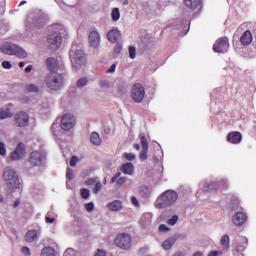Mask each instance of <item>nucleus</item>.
Segmentation results:
<instances>
[{"instance_id":"obj_1","label":"nucleus","mask_w":256,"mask_h":256,"mask_svg":"<svg viewBox=\"0 0 256 256\" xmlns=\"http://www.w3.org/2000/svg\"><path fill=\"white\" fill-rule=\"evenodd\" d=\"M46 67L51 72V74L45 79L47 87L52 89V91L61 89L65 83V80L63 79V75L57 74L59 71V60H57V58H48L46 60Z\"/></svg>"},{"instance_id":"obj_2","label":"nucleus","mask_w":256,"mask_h":256,"mask_svg":"<svg viewBox=\"0 0 256 256\" xmlns=\"http://www.w3.org/2000/svg\"><path fill=\"white\" fill-rule=\"evenodd\" d=\"M3 179L8 189H10V191L19 189L21 187V182L19 181V175H17V172L11 167L5 168L3 173Z\"/></svg>"},{"instance_id":"obj_3","label":"nucleus","mask_w":256,"mask_h":256,"mask_svg":"<svg viewBox=\"0 0 256 256\" xmlns=\"http://www.w3.org/2000/svg\"><path fill=\"white\" fill-rule=\"evenodd\" d=\"M178 198L179 195L177 192L173 190H167L156 200V207L157 209H165L167 207H171V205H173V203H175Z\"/></svg>"},{"instance_id":"obj_4","label":"nucleus","mask_w":256,"mask_h":256,"mask_svg":"<svg viewBox=\"0 0 256 256\" xmlns=\"http://www.w3.org/2000/svg\"><path fill=\"white\" fill-rule=\"evenodd\" d=\"M0 51L5 55H15L19 59H27L26 51L17 44L5 43L0 46Z\"/></svg>"},{"instance_id":"obj_5","label":"nucleus","mask_w":256,"mask_h":256,"mask_svg":"<svg viewBox=\"0 0 256 256\" xmlns=\"http://www.w3.org/2000/svg\"><path fill=\"white\" fill-rule=\"evenodd\" d=\"M47 160V153L45 151L34 150L30 153L29 163L32 167H41Z\"/></svg>"},{"instance_id":"obj_6","label":"nucleus","mask_w":256,"mask_h":256,"mask_svg":"<svg viewBox=\"0 0 256 256\" xmlns=\"http://www.w3.org/2000/svg\"><path fill=\"white\" fill-rule=\"evenodd\" d=\"M114 243L120 249L127 251V249H131V236L127 233H120L118 236H116Z\"/></svg>"},{"instance_id":"obj_7","label":"nucleus","mask_w":256,"mask_h":256,"mask_svg":"<svg viewBox=\"0 0 256 256\" xmlns=\"http://www.w3.org/2000/svg\"><path fill=\"white\" fill-rule=\"evenodd\" d=\"M48 45L50 49L57 51L61 47V42L63 41V36L60 32H51L47 38Z\"/></svg>"},{"instance_id":"obj_8","label":"nucleus","mask_w":256,"mask_h":256,"mask_svg":"<svg viewBox=\"0 0 256 256\" xmlns=\"http://www.w3.org/2000/svg\"><path fill=\"white\" fill-rule=\"evenodd\" d=\"M131 98L135 103H141L145 99V88L140 83L134 84L131 89Z\"/></svg>"},{"instance_id":"obj_9","label":"nucleus","mask_w":256,"mask_h":256,"mask_svg":"<svg viewBox=\"0 0 256 256\" xmlns=\"http://www.w3.org/2000/svg\"><path fill=\"white\" fill-rule=\"evenodd\" d=\"M228 50H229L228 37L218 38L213 45V51H215V53H227Z\"/></svg>"},{"instance_id":"obj_10","label":"nucleus","mask_w":256,"mask_h":256,"mask_svg":"<svg viewBox=\"0 0 256 256\" xmlns=\"http://www.w3.org/2000/svg\"><path fill=\"white\" fill-rule=\"evenodd\" d=\"M29 114H27L25 111L18 112L14 117V123L16 127H27L29 125Z\"/></svg>"},{"instance_id":"obj_11","label":"nucleus","mask_w":256,"mask_h":256,"mask_svg":"<svg viewBox=\"0 0 256 256\" xmlns=\"http://www.w3.org/2000/svg\"><path fill=\"white\" fill-rule=\"evenodd\" d=\"M75 125V116L71 114H65L62 117L60 127L63 131H71Z\"/></svg>"},{"instance_id":"obj_12","label":"nucleus","mask_w":256,"mask_h":256,"mask_svg":"<svg viewBox=\"0 0 256 256\" xmlns=\"http://www.w3.org/2000/svg\"><path fill=\"white\" fill-rule=\"evenodd\" d=\"M71 62L73 67H81V65H85V53L83 50H77L74 55L70 54Z\"/></svg>"},{"instance_id":"obj_13","label":"nucleus","mask_w":256,"mask_h":256,"mask_svg":"<svg viewBox=\"0 0 256 256\" xmlns=\"http://www.w3.org/2000/svg\"><path fill=\"white\" fill-rule=\"evenodd\" d=\"M140 143L142 145V151L139 155L141 161H147V153H149V141L146 136L140 135Z\"/></svg>"},{"instance_id":"obj_14","label":"nucleus","mask_w":256,"mask_h":256,"mask_svg":"<svg viewBox=\"0 0 256 256\" xmlns=\"http://www.w3.org/2000/svg\"><path fill=\"white\" fill-rule=\"evenodd\" d=\"M25 155V145L23 143H19L16 149L11 153L10 157L12 161H19V159H23Z\"/></svg>"},{"instance_id":"obj_15","label":"nucleus","mask_w":256,"mask_h":256,"mask_svg":"<svg viewBox=\"0 0 256 256\" xmlns=\"http://www.w3.org/2000/svg\"><path fill=\"white\" fill-rule=\"evenodd\" d=\"M232 221L234 225H236L237 227H241V225H245V223H247V214H245L244 212H237L233 216Z\"/></svg>"},{"instance_id":"obj_16","label":"nucleus","mask_w":256,"mask_h":256,"mask_svg":"<svg viewBox=\"0 0 256 256\" xmlns=\"http://www.w3.org/2000/svg\"><path fill=\"white\" fill-rule=\"evenodd\" d=\"M101 43V37L99 36V32L97 31H91L89 34V44L90 47H94V49H97Z\"/></svg>"},{"instance_id":"obj_17","label":"nucleus","mask_w":256,"mask_h":256,"mask_svg":"<svg viewBox=\"0 0 256 256\" xmlns=\"http://www.w3.org/2000/svg\"><path fill=\"white\" fill-rule=\"evenodd\" d=\"M243 140V135H241V132H230L227 136V141L229 143H232L233 145L239 144Z\"/></svg>"},{"instance_id":"obj_18","label":"nucleus","mask_w":256,"mask_h":256,"mask_svg":"<svg viewBox=\"0 0 256 256\" xmlns=\"http://www.w3.org/2000/svg\"><path fill=\"white\" fill-rule=\"evenodd\" d=\"M240 43L244 46L251 45V43H253V33H251L250 30L243 32L240 37Z\"/></svg>"},{"instance_id":"obj_19","label":"nucleus","mask_w":256,"mask_h":256,"mask_svg":"<svg viewBox=\"0 0 256 256\" xmlns=\"http://www.w3.org/2000/svg\"><path fill=\"white\" fill-rule=\"evenodd\" d=\"M107 39L110 43H117L121 39V32L117 29H112L108 32Z\"/></svg>"},{"instance_id":"obj_20","label":"nucleus","mask_w":256,"mask_h":256,"mask_svg":"<svg viewBox=\"0 0 256 256\" xmlns=\"http://www.w3.org/2000/svg\"><path fill=\"white\" fill-rule=\"evenodd\" d=\"M108 211H121L123 209V202L121 200H114L107 204Z\"/></svg>"},{"instance_id":"obj_21","label":"nucleus","mask_w":256,"mask_h":256,"mask_svg":"<svg viewBox=\"0 0 256 256\" xmlns=\"http://www.w3.org/2000/svg\"><path fill=\"white\" fill-rule=\"evenodd\" d=\"M118 187H123L125 185V181H127V177H121V172H118L111 178L110 183H115Z\"/></svg>"},{"instance_id":"obj_22","label":"nucleus","mask_w":256,"mask_h":256,"mask_svg":"<svg viewBox=\"0 0 256 256\" xmlns=\"http://www.w3.org/2000/svg\"><path fill=\"white\" fill-rule=\"evenodd\" d=\"M184 3L186 7H188V9H192V11L201 7V0H184Z\"/></svg>"},{"instance_id":"obj_23","label":"nucleus","mask_w":256,"mask_h":256,"mask_svg":"<svg viewBox=\"0 0 256 256\" xmlns=\"http://www.w3.org/2000/svg\"><path fill=\"white\" fill-rule=\"evenodd\" d=\"M133 164L132 163H126V164H123L121 166V171L122 173H124L125 175H133Z\"/></svg>"},{"instance_id":"obj_24","label":"nucleus","mask_w":256,"mask_h":256,"mask_svg":"<svg viewBox=\"0 0 256 256\" xmlns=\"http://www.w3.org/2000/svg\"><path fill=\"white\" fill-rule=\"evenodd\" d=\"M37 239V231L36 230H29L25 235V240L27 243H33Z\"/></svg>"},{"instance_id":"obj_25","label":"nucleus","mask_w":256,"mask_h":256,"mask_svg":"<svg viewBox=\"0 0 256 256\" xmlns=\"http://www.w3.org/2000/svg\"><path fill=\"white\" fill-rule=\"evenodd\" d=\"M229 235L225 234L220 240V245L224 251H229Z\"/></svg>"},{"instance_id":"obj_26","label":"nucleus","mask_w":256,"mask_h":256,"mask_svg":"<svg viewBox=\"0 0 256 256\" xmlns=\"http://www.w3.org/2000/svg\"><path fill=\"white\" fill-rule=\"evenodd\" d=\"M175 241H176L175 238H168L162 243L163 249H165V251H169V249H171V247L175 245Z\"/></svg>"},{"instance_id":"obj_27","label":"nucleus","mask_w":256,"mask_h":256,"mask_svg":"<svg viewBox=\"0 0 256 256\" xmlns=\"http://www.w3.org/2000/svg\"><path fill=\"white\" fill-rule=\"evenodd\" d=\"M90 141L93 145H101V136H99V133L93 132L90 136Z\"/></svg>"},{"instance_id":"obj_28","label":"nucleus","mask_w":256,"mask_h":256,"mask_svg":"<svg viewBox=\"0 0 256 256\" xmlns=\"http://www.w3.org/2000/svg\"><path fill=\"white\" fill-rule=\"evenodd\" d=\"M25 89L28 93H39V86L35 84H28L25 86Z\"/></svg>"},{"instance_id":"obj_29","label":"nucleus","mask_w":256,"mask_h":256,"mask_svg":"<svg viewBox=\"0 0 256 256\" xmlns=\"http://www.w3.org/2000/svg\"><path fill=\"white\" fill-rule=\"evenodd\" d=\"M41 256H55V250L52 247L43 248Z\"/></svg>"},{"instance_id":"obj_30","label":"nucleus","mask_w":256,"mask_h":256,"mask_svg":"<svg viewBox=\"0 0 256 256\" xmlns=\"http://www.w3.org/2000/svg\"><path fill=\"white\" fill-rule=\"evenodd\" d=\"M112 20L113 21H119L120 17H121V13L119 12V8H114L112 10Z\"/></svg>"},{"instance_id":"obj_31","label":"nucleus","mask_w":256,"mask_h":256,"mask_svg":"<svg viewBox=\"0 0 256 256\" xmlns=\"http://www.w3.org/2000/svg\"><path fill=\"white\" fill-rule=\"evenodd\" d=\"M219 189V183L212 182L206 187V191H217Z\"/></svg>"},{"instance_id":"obj_32","label":"nucleus","mask_w":256,"mask_h":256,"mask_svg":"<svg viewBox=\"0 0 256 256\" xmlns=\"http://www.w3.org/2000/svg\"><path fill=\"white\" fill-rule=\"evenodd\" d=\"M87 83H89V80L87 79V77H83L77 81L76 85H77V87H85V85H87Z\"/></svg>"},{"instance_id":"obj_33","label":"nucleus","mask_w":256,"mask_h":256,"mask_svg":"<svg viewBox=\"0 0 256 256\" xmlns=\"http://www.w3.org/2000/svg\"><path fill=\"white\" fill-rule=\"evenodd\" d=\"M80 193H81L82 199H89V196H90L89 189L83 188L81 189Z\"/></svg>"},{"instance_id":"obj_34","label":"nucleus","mask_w":256,"mask_h":256,"mask_svg":"<svg viewBox=\"0 0 256 256\" xmlns=\"http://www.w3.org/2000/svg\"><path fill=\"white\" fill-rule=\"evenodd\" d=\"M123 157L126 159V161H133L136 156L134 153H124Z\"/></svg>"},{"instance_id":"obj_35","label":"nucleus","mask_w":256,"mask_h":256,"mask_svg":"<svg viewBox=\"0 0 256 256\" xmlns=\"http://www.w3.org/2000/svg\"><path fill=\"white\" fill-rule=\"evenodd\" d=\"M0 155H2V157H5V155H7V148L2 142H0Z\"/></svg>"},{"instance_id":"obj_36","label":"nucleus","mask_w":256,"mask_h":256,"mask_svg":"<svg viewBox=\"0 0 256 256\" xmlns=\"http://www.w3.org/2000/svg\"><path fill=\"white\" fill-rule=\"evenodd\" d=\"M129 55H130V59H135L137 54L134 46L129 47Z\"/></svg>"},{"instance_id":"obj_37","label":"nucleus","mask_w":256,"mask_h":256,"mask_svg":"<svg viewBox=\"0 0 256 256\" xmlns=\"http://www.w3.org/2000/svg\"><path fill=\"white\" fill-rule=\"evenodd\" d=\"M8 117H11L9 112L5 111L4 109H0V119H7Z\"/></svg>"},{"instance_id":"obj_38","label":"nucleus","mask_w":256,"mask_h":256,"mask_svg":"<svg viewBox=\"0 0 256 256\" xmlns=\"http://www.w3.org/2000/svg\"><path fill=\"white\" fill-rule=\"evenodd\" d=\"M179 221V216L174 215L171 219L168 220V225H175Z\"/></svg>"},{"instance_id":"obj_39","label":"nucleus","mask_w":256,"mask_h":256,"mask_svg":"<svg viewBox=\"0 0 256 256\" xmlns=\"http://www.w3.org/2000/svg\"><path fill=\"white\" fill-rule=\"evenodd\" d=\"M231 211H237V209H239V200L235 199L234 204H231L230 206Z\"/></svg>"},{"instance_id":"obj_40","label":"nucleus","mask_w":256,"mask_h":256,"mask_svg":"<svg viewBox=\"0 0 256 256\" xmlns=\"http://www.w3.org/2000/svg\"><path fill=\"white\" fill-rule=\"evenodd\" d=\"M102 188H103V185L101 184V182H97L94 187V193L95 194L99 193V191H101Z\"/></svg>"},{"instance_id":"obj_41","label":"nucleus","mask_w":256,"mask_h":256,"mask_svg":"<svg viewBox=\"0 0 256 256\" xmlns=\"http://www.w3.org/2000/svg\"><path fill=\"white\" fill-rule=\"evenodd\" d=\"M85 209H86V211L91 212V211H93V209H95V205L93 204V202L87 203V204H85Z\"/></svg>"},{"instance_id":"obj_42","label":"nucleus","mask_w":256,"mask_h":256,"mask_svg":"<svg viewBox=\"0 0 256 256\" xmlns=\"http://www.w3.org/2000/svg\"><path fill=\"white\" fill-rule=\"evenodd\" d=\"M78 161H79V159L77 158V156H72V158L70 160V167H75V165H77Z\"/></svg>"},{"instance_id":"obj_43","label":"nucleus","mask_w":256,"mask_h":256,"mask_svg":"<svg viewBox=\"0 0 256 256\" xmlns=\"http://www.w3.org/2000/svg\"><path fill=\"white\" fill-rule=\"evenodd\" d=\"M66 179H73V170L71 168H67Z\"/></svg>"},{"instance_id":"obj_44","label":"nucleus","mask_w":256,"mask_h":256,"mask_svg":"<svg viewBox=\"0 0 256 256\" xmlns=\"http://www.w3.org/2000/svg\"><path fill=\"white\" fill-rule=\"evenodd\" d=\"M22 253H23V255L29 256V255H31V250L29 249V247L24 246L22 248Z\"/></svg>"},{"instance_id":"obj_45","label":"nucleus","mask_w":256,"mask_h":256,"mask_svg":"<svg viewBox=\"0 0 256 256\" xmlns=\"http://www.w3.org/2000/svg\"><path fill=\"white\" fill-rule=\"evenodd\" d=\"M2 67H3L4 69H11V62H9V61H3V62H2Z\"/></svg>"},{"instance_id":"obj_46","label":"nucleus","mask_w":256,"mask_h":256,"mask_svg":"<svg viewBox=\"0 0 256 256\" xmlns=\"http://www.w3.org/2000/svg\"><path fill=\"white\" fill-rule=\"evenodd\" d=\"M131 203L134 205V207H139V200L135 196L131 198Z\"/></svg>"},{"instance_id":"obj_47","label":"nucleus","mask_w":256,"mask_h":256,"mask_svg":"<svg viewBox=\"0 0 256 256\" xmlns=\"http://www.w3.org/2000/svg\"><path fill=\"white\" fill-rule=\"evenodd\" d=\"M115 69H117V64L110 66V68L106 70V73H115Z\"/></svg>"},{"instance_id":"obj_48","label":"nucleus","mask_w":256,"mask_h":256,"mask_svg":"<svg viewBox=\"0 0 256 256\" xmlns=\"http://www.w3.org/2000/svg\"><path fill=\"white\" fill-rule=\"evenodd\" d=\"M45 219H46V223H54L55 222V218H52L49 214L46 215Z\"/></svg>"},{"instance_id":"obj_49","label":"nucleus","mask_w":256,"mask_h":256,"mask_svg":"<svg viewBox=\"0 0 256 256\" xmlns=\"http://www.w3.org/2000/svg\"><path fill=\"white\" fill-rule=\"evenodd\" d=\"M159 231L167 232V231H169V227H167V225H165V224H161V225L159 226Z\"/></svg>"},{"instance_id":"obj_50","label":"nucleus","mask_w":256,"mask_h":256,"mask_svg":"<svg viewBox=\"0 0 256 256\" xmlns=\"http://www.w3.org/2000/svg\"><path fill=\"white\" fill-rule=\"evenodd\" d=\"M96 181L94 178H90L86 181V185H95Z\"/></svg>"},{"instance_id":"obj_51","label":"nucleus","mask_w":256,"mask_h":256,"mask_svg":"<svg viewBox=\"0 0 256 256\" xmlns=\"http://www.w3.org/2000/svg\"><path fill=\"white\" fill-rule=\"evenodd\" d=\"M221 255V251H212L208 254V256H219Z\"/></svg>"},{"instance_id":"obj_52","label":"nucleus","mask_w":256,"mask_h":256,"mask_svg":"<svg viewBox=\"0 0 256 256\" xmlns=\"http://www.w3.org/2000/svg\"><path fill=\"white\" fill-rule=\"evenodd\" d=\"M32 70H33V66H32V65H28V66L25 68V73H31Z\"/></svg>"},{"instance_id":"obj_53","label":"nucleus","mask_w":256,"mask_h":256,"mask_svg":"<svg viewBox=\"0 0 256 256\" xmlns=\"http://www.w3.org/2000/svg\"><path fill=\"white\" fill-rule=\"evenodd\" d=\"M94 256H105V251L98 250L97 253Z\"/></svg>"},{"instance_id":"obj_54","label":"nucleus","mask_w":256,"mask_h":256,"mask_svg":"<svg viewBox=\"0 0 256 256\" xmlns=\"http://www.w3.org/2000/svg\"><path fill=\"white\" fill-rule=\"evenodd\" d=\"M20 204H21V201L16 200V201L14 202V204H13L14 209H17V207H19Z\"/></svg>"},{"instance_id":"obj_55","label":"nucleus","mask_w":256,"mask_h":256,"mask_svg":"<svg viewBox=\"0 0 256 256\" xmlns=\"http://www.w3.org/2000/svg\"><path fill=\"white\" fill-rule=\"evenodd\" d=\"M114 51H115L116 53H119V52L121 51V45H120V44H117L116 47H115V49H114Z\"/></svg>"},{"instance_id":"obj_56","label":"nucleus","mask_w":256,"mask_h":256,"mask_svg":"<svg viewBox=\"0 0 256 256\" xmlns=\"http://www.w3.org/2000/svg\"><path fill=\"white\" fill-rule=\"evenodd\" d=\"M134 149H136V151H139L141 149V145L138 143L134 144Z\"/></svg>"},{"instance_id":"obj_57","label":"nucleus","mask_w":256,"mask_h":256,"mask_svg":"<svg viewBox=\"0 0 256 256\" xmlns=\"http://www.w3.org/2000/svg\"><path fill=\"white\" fill-rule=\"evenodd\" d=\"M101 87H105L106 85H109V82L107 81H101L100 82Z\"/></svg>"},{"instance_id":"obj_58","label":"nucleus","mask_w":256,"mask_h":256,"mask_svg":"<svg viewBox=\"0 0 256 256\" xmlns=\"http://www.w3.org/2000/svg\"><path fill=\"white\" fill-rule=\"evenodd\" d=\"M193 256H203V252L198 251V252H196Z\"/></svg>"},{"instance_id":"obj_59","label":"nucleus","mask_w":256,"mask_h":256,"mask_svg":"<svg viewBox=\"0 0 256 256\" xmlns=\"http://www.w3.org/2000/svg\"><path fill=\"white\" fill-rule=\"evenodd\" d=\"M175 256H185V253H183V252H177V253L175 254Z\"/></svg>"},{"instance_id":"obj_60","label":"nucleus","mask_w":256,"mask_h":256,"mask_svg":"<svg viewBox=\"0 0 256 256\" xmlns=\"http://www.w3.org/2000/svg\"><path fill=\"white\" fill-rule=\"evenodd\" d=\"M19 67H21V68L25 67V62H20Z\"/></svg>"},{"instance_id":"obj_61","label":"nucleus","mask_w":256,"mask_h":256,"mask_svg":"<svg viewBox=\"0 0 256 256\" xmlns=\"http://www.w3.org/2000/svg\"><path fill=\"white\" fill-rule=\"evenodd\" d=\"M3 201H4V198H3V196L0 194V203H3Z\"/></svg>"},{"instance_id":"obj_62","label":"nucleus","mask_w":256,"mask_h":256,"mask_svg":"<svg viewBox=\"0 0 256 256\" xmlns=\"http://www.w3.org/2000/svg\"><path fill=\"white\" fill-rule=\"evenodd\" d=\"M23 4H25V1H22V2H21V5H23Z\"/></svg>"},{"instance_id":"obj_63","label":"nucleus","mask_w":256,"mask_h":256,"mask_svg":"<svg viewBox=\"0 0 256 256\" xmlns=\"http://www.w3.org/2000/svg\"><path fill=\"white\" fill-rule=\"evenodd\" d=\"M66 251H71V249H68V250H66Z\"/></svg>"}]
</instances>
